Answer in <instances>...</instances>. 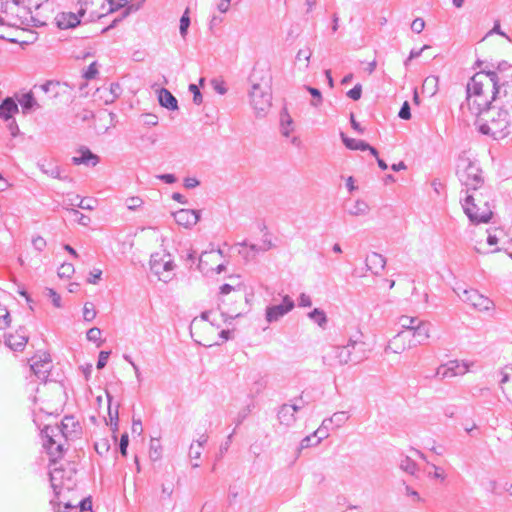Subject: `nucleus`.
<instances>
[{"label": "nucleus", "instance_id": "obj_58", "mask_svg": "<svg viewBox=\"0 0 512 512\" xmlns=\"http://www.w3.org/2000/svg\"><path fill=\"white\" fill-rule=\"evenodd\" d=\"M425 28V21L422 18H416L411 24V29L415 33H421Z\"/></svg>", "mask_w": 512, "mask_h": 512}, {"label": "nucleus", "instance_id": "obj_5", "mask_svg": "<svg viewBox=\"0 0 512 512\" xmlns=\"http://www.w3.org/2000/svg\"><path fill=\"white\" fill-rule=\"evenodd\" d=\"M457 176L463 186L466 187V194L470 191L478 192L483 179L479 166L467 157H460L457 162Z\"/></svg>", "mask_w": 512, "mask_h": 512}, {"label": "nucleus", "instance_id": "obj_60", "mask_svg": "<svg viewBox=\"0 0 512 512\" xmlns=\"http://www.w3.org/2000/svg\"><path fill=\"white\" fill-rule=\"evenodd\" d=\"M316 438L315 444H319L323 439L328 437V431H326L323 427H319L313 434Z\"/></svg>", "mask_w": 512, "mask_h": 512}, {"label": "nucleus", "instance_id": "obj_34", "mask_svg": "<svg viewBox=\"0 0 512 512\" xmlns=\"http://www.w3.org/2000/svg\"><path fill=\"white\" fill-rule=\"evenodd\" d=\"M60 86L58 81H47L41 85H35L34 89H39L45 94H48L50 98H55L59 94Z\"/></svg>", "mask_w": 512, "mask_h": 512}, {"label": "nucleus", "instance_id": "obj_37", "mask_svg": "<svg viewBox=\"0 0 512 512\" xmlns=\"http://www.w3.org/2000/svg\"><path fill=\"white\" fill-rule=\"evenodd\" d=\"M349 419V415L345 411H339L334 413L330 418L324 419V426L326 423L333 424L336 428L343 426Z\"/></svg>", "mask_w": 512, "mask_h": 512}, {"label": "nucleus", "instance_id": "obj_56", "mask_svg": "<svg viewBox=\"0 0 512 512\" xmlns=\"http://www.w3.org/2000/svg\"><path fill=\"white\" fill-rule=\"evenodd\" d=\"M74 272L72 264H62L59 268L58 275L60 277H69Z\"/></svg>", "mask_w": 512, "mask_h": 512}, {"label": "nucleus", "instance_id": "obj_42", "mask_svg": "<svg viewBox=\"0 0 512 512\" xmlns=\"http://www.w3.org/2000/svg\"><path fill=\"white\" fill-rule=\"evenodd\" d=\"M311 56H312V50L307 47L305 49H300L297 54H296V60L297 61H301V60H304L305 61V69L309 67V64H310V59H311Z\"/></svg>", "mask_w": 512, "mask_h": 512}, {"label": "nucleus", "instance_id": "obj_22", "mask_svg": "<svg viewBox=\"0 0 512 512\" xmlns=\"http://www.w3.org/2000/svg\"><path fill=\"white\" fill-rule=\"evenodd\" d=\"M238 245L242 247H249V251L247 252L241 250L239 251V254H241L246 260L253 259L256 253L266 252L273 247V243L271 242V240L268 239L263 240L261 245H248L246 241L239 243Z\"/></svg>", "mask_w": 512, "mask_h": 512}, {"label": "nucleus", "instance_id": "obj_17", "mask_svg": "<svg viewBox=\"0 0 512 512\" xmlns=\"http://www.w3.org/2000/svg\"><path fill=\"white\" fill-rule=\"evenodd\" d=\"M174 220L184 228H192L200 220V211L192 209H180L173 213Z\"/></svg>", "mask_w": 512, "mask_h": 512}, {"label": "nucleus", "instance_id": "obj_46", "mask_svg": "<svg viewBox=\"0 0 512 512\" xmlns=\"http://www.w3.org/2000/svg\"><path fill=\"white\" fill-rule=\"evenodd\" d=\"M96 317V311L92 303H85L83 307V318L85 321H92Z\"/></svg>", "mask_w": 512, "mask_h": 512}, {"label": "nucleus", "instance_id": "obj_14", "mask_svg": "<svg viewBox=\"0 0 512 512\" xmlns=\"http://www.w3.org/2000/svg\"><path fill=\"white\" fill-rule=\"evenodd\" d=\"M295 306L294 301L288 295L282 299V303L271 305L266 308L265 318L268 323L279 321L283 316L289 313Z\"/></svg>", "mask_w": 512, "mask_h": 512}, {"label": "nucleus", "instance_id": "obj_2", "mask_svg": "<svg viewBox=\"0 0 512 512\" xmlns=\"http://www.w3.org/2000/svg\"><path fill=\"white\" fill-rule=\"evenodd\" d=\"M499 77L489 74L486 69L475 73L466 86V115L479 114L481 109L487 108L495 101Z\"/></svg>", "mask_w": 512, "mask_h": 512}, {"label": "nucleus", "instance_id": "obj_11", "mask_svg": "<svg viewBox=\"0 0 512 512\" xmlns=\"http://www.w3.org/2000/svg\"><path fill=\"white\" fill-rule=\"evenodd\" d=\"M108 0H79V14L82 15L86 21H94L105 16L107 11Z\"/></svg>", "mask_w": 512, "mask_h": 512}, {"label": "nucleus", "instance_id": "obj_49", "mask_svg": "<svg viewBox=\"0 0 512 512\" xmlns=\"http://www.w3.org/2000/svg\"><path fill=\"white\" fill-rule=\"evenodd\" d=\"M189 91L193 94V102L196 105H200L202 103V101H203V96H202L199 88L197 87V85L190 84L189 85Z\"/></svg>", "mask_w": 512, "mask_h": 512}, {"label": "nucleus", "instance_id": "obj_33", "mask_svg": "<svg viewBox=\"0 0 512 512\" xmlns=\"http://www.w3.org/2000/svg\"><path fill=\"white\" fill-rule=\"evenodd\" d=\"M280 130L284 137H289L294 130L293 120L287 110H283L280 115Z\"/></svg>", "mask_w": 512, "mask_h": 512}, {"label": "nucleus", "instance_id": "obj_52", "mask_svg": "<svg viewBox=\"0 0 512 512\" xmlns=\"http://www.w3.org/2000/svg\"><path fill=\"white\" fill-rule=\"evenodd\" d=\"M362 95V86L361 84H356L352 89L347 92V96L354 101H357L361 98Z\"/></svg>", "mask_w": 512, "mask_h": 512}, {"label": "nucleus", "instance_id": "obj_32", "mask_svg": "<svg viewBox=\"0 0 512 512\" xmlns=\"http://www.w3.org/2000/svg\"><path fill=\"white\" fill-rule=\"evenodd\" d=\"M18 102L21 105L24 113L40 107L34 98L33 92L22 94L18 98Z\"/></svg>", "mask_w": 512, "mask_h": 512}, {"label": "nucleus", "instance_id": "obj_64", "mask_svg": "<svg viewBox=\"0 0 512 512\" xmlns=\"http://www.w3.org/2000/svg\"><path fill=\"white\" fill-rule=\"evenodd\" d=\"M80 512H92V502L89 498L80 502Z\"/></svg>", "mask_w": 512, "mask_h": 512}, {"label": "nucleus", "instance_id": "obj_36", "mask_svg": "<svg viewBox=\"0 0 512 512\" xmlns=\"http://www.w3.org/2000/svg\"><path fill=\"white\" fill-rule=\"evenodd\" d=\"M420 321L421 320L418 317L403 315L399 318L398 323L402 328L401 331H406L410 335L414 327L420 324Z\"/></svg>", "mask_w": 512, "mask_h": 512}, {"label": "nucleus", "instance_id": "obj_8", "mask_svg": "<svg viewBox=\"0 0 512 512\" xmlns=\"http://www.w3.org/2000/svg\"><path fill=\"white\" fill-rule=\"evenodd\" d=\"M357 357H350L349 348L342 346H332L330 347L325 354L323 355V363L328 366H342L346 365L350 362L352 363H360L364 359L367 358L366 349H362L361 355H356Z\"/></svg>", "mask_w": 512, "mask_h": 512}, {"label": "nucleus", "instance_id": "obj_13", "mask_svg": "<svg viewBox=\"0 0 512 512\" xmlns=\"http://www.w3.org/2000/svg\"><path fill=\"white\" fill-rule=\"evenodd\" d=\"M495 101L500 106L512 110V75L500 76L496 91Z\"/></svg>", "mask_w": 512, "mask_h": 512}, {"label": "nucleus", "instance_id": "obj_59", "mask_svg": "<svg viewBox=\"0 0 512 512\" xmlns=\"http://www.w3.org/2000/svg\"><path fill=\"white\" fill-rule=\"evenodd\" d=\"M128 444H129V437H128V434H127V433H124V434L121 436L120 443H119L120 453H121L123 456H126V455H127V447H128Z\"/></svg>", "mask_w": 512, "mask_h": 512}, {"label": "nucleus", "instance_id": "obj_38", "mask_svg": "<svg viewBox=\"0 0 512 512\" xmlns=\"http://www.w3.org/2000/svg\"><path fill=\"white\" fill-rule=\"evenodd\" d=\"M366 344L363 341L358 340L357 338H350L345 347L349 348L350 357H357L356 355H361L362 349H365Z\"/></svg>", "mask_w": 512, "mask_h": 512}, {"label": "nucleus", "instance_id": "obj_50", "mask_svg": "<svg viewBox=\"0 0 512 512\" xmlns=\"http://www.w3.org/2000/svg\"><path fill=\"white\" fill-rule=\"evenodd\" d=\"M403 486H404V494L408 497H411L413 502L416 503V502L421 501V497L416 490H414L412 487H410L406 483H403Z\"/></svg>", "mask_w": 512, "mask_h": 512}, {"label": "nucleus", "instance_id": "obj_27", "mask_svg": "<svg viewBox=\"0 0 512 512\" xmlns=\"http://www.w3.org/2000/svg\"><path fill=\"white\" fill-rule=\"evenodd\" d=\"M159 103L162 107L167 108L168 110H177L178 109V101L175 96L167 89L161 88L158 95Z\"/></svg>", "mask_w": 512, "mask_h": 512}, {"label": "nucleus", "instance_id": "obj_6", "mask_svg": "<svg viewBox=\"0 0 512 512\" xmlns=\"http://www.w3.org/2000/svg\"><path fill=\"white\" fill-rule=\"evenodd\" d=\"M481 196L480 192L466 194L462 204L465 214L474 223H487L492 216L488 201H483Z\"/></svg>", "mask_w": 512, "mask_h": 512}, {"label": "nucleus", "instance_id": "obj_55", "mask_svg": "<svg viewBox=\"0 0 512 512\" xmlns=\"http://www.w3.org/2000/svg\"><path fill=\"white\" fill-rule=\"evenodd\" d=\"M47 294L50 297L53 305L56 308H60L61 307V296L53 289H47Z\"/></svg>", "mask_w": 512, "mask_h": 512}, {"label": "nucleus", "instance_id": "obj_63", "mask_svg": "<svg viewBox=\"0 0 512 512\" xmlns=\"http://www.w3.org/2000/svg\"><path fill=\"white\" fill-rule=\"evenodd\" d=\"M98 73L96 68V63H92L88 66L87 70L84 73V77L88 80L95 78L96 74Z\"/></svg>", "mask_w": 512, "mask_h": 512}, {"label": "nucleus", "instance_id": "obj_23", "mask_svg": "<svg viewBox=\"0 0 512 512\" xmlns=\"http://www.w3.org/2000/svg\"><path fill=\"white\" fill-rule=\"evenodd\" d=\"M79 156H74L72 158V163L74 165H86V166H96L99 162V157L92 153L88 148L81 147L78 150Z\"/></svg>", "mask_w": 512, "mask_h": 512}, {"label": "nucleus", "instance_id": "obj_21", "mask_svg": "<svg viewBox=\"0 0 512 512\" xmlns=\"http://www.w3.org/2000/svg\"><path fill=\"white\" fill-rule=\"evenodd\" d=\"M499 373L501 375L500 388L506 398L512 402V363L504 366Z\"/></svg>", "mask_w": 512, "mask_h": 512}, {"label": "nucleus", "instance_id": "obj_31", "mask_svg": "<svg viewBox=\"0 0 512 512\" xmlns=\"http://www.w3.org/2000/svg\"><path fill=\"white\" fill-rule=\"evenodd\" d=\"M279 422L285 426H291L296 421V416L293 414V408L289 404H283L278 411Z\"/></svg>", "mask_w": 512, "mask_h": 512}, {"label": "nucleus", "instance_id": "obj_10", "mask_svg": "<svg viewBox=\"0 0 512 512\" xmlns=\"http://www.w3.org/2000/svg\"><path fill=\"white\" fill-rule=\"evenodd\" d=\"M174 263L170 255H161L154 253L150 258V270L160 281L168 282L172 278Z\"/></svg>", "mask_w": 512, "mask_h": 512}, {"label": "nucleus", "instance_id": "obj_16", "mask_svg": "<svg viewBox=\"0 0 512 512\" xmlns=\"http://www.w3.org/2000/svg\"><path fill=\"white\" fill-rule=\"evenodd\" d=\"M415 344H412V339L410 335L406 331H399L388 343L385 348V352H392L396 354H400L404 352L408 348L414 347Z\"/></svg>", "mask_w": 512, "mask_h": 512}, {"label": "nucleus", "instance_id": "obj_3", "mask_svg": "<svg viewBox=\"0 0 512 512\" xmlns=\"http://www.w3.org/2000/svg\"><path fill=\"white\" fill-rule=\"evenodd\" d=\"M270 76L263 70L254 69L250 76L251 90L249 91L250 105L257 117H263L271 107L272 94Z\"/></svg>", "mask_w": 512, "mask_h": 512}, {"label": "nucleus", "instance_id": "obj_39", "mask_svg": "<svg viewBox=\"0 0 512 512\" xmlns=\"http://www.w3.org/2000/svg\"><path fill=\"white\" fill-rule=\"evenodd\" d=\"M308 317L313 322L318 324L321 328H325V326L327 325L328 319L326 313L319 308H315L311 312H309Z\"/></svg>", "mask_w": 512, "mask_h": 512}, {"label": "nucleus", "instance_id": "obj_45", "mask_svg": "<svg viewBox=\"0 0 512 512\" xmlns=\"http://www.w3.org/2000/svg\"><path fill=\"white\" fill-rule=\"evenodd\" d=\"M306 89L312 95L313 100L311 101V105L314 107H318L322 103V94L319 89L307 86Z\"/></svg>", "mask_w": 512, "mask_h": 512}, {"label": "nucleus", "instance_id": "obj_20", "mask_svg": "<svg viewBox=\"0 0 512 512\" xmlns=\"http://www.w3.org/2000/svg\"><path fill=\"white\" fill-rule=\"evenodd\" d=\"M431 324L427 321H420V324L415 326L410 334L412 344L421 345L424 344L430 338Z\"/></svg>", "mask_w": 512, "mask_h": 512}, {"label": "nucleus", "instance_id": "obj_29", "mask_svg": "<svg viewBox=\"0 0 512 512\" xmlns=\"http://www.w3.org/2000/svg\"><path fill=\"white\" fill-rule=\"evenodd\" d=\"M27 342L28 337L18 333L9 335L5 340V344L14 351H22L25 348Z\"/></svg>", "mask_w": 512, "mask_h": 512}, {"label": "nucleus", "instance_id": "obj_47", "mask_svg": "<svg viewBox=\"0 0 512 512\" xmlns=\"http://www.w3.org/2000/svg\"><path fill=\"white\" fill-rule=\"evenodd\" d=\"M11 322L10 314L6 308L0 307V330L9 327Z\"/></svg>", "mask_w": 512, "mask_h": 512}, {"label": "nucleus", "instance_id": "obj_62", "mask_svg": "<svg viewBox=\"0 0 512 512\" xmlns=\"http://www.w3.org/2000/svg\"><path fill=\"white\" fill-rule=\"evenodd\" d=\"M298 305L300 307H310L312 305L310 296L305 293H301L298 299Z\"/></svg>", "mask_w": 512, "mask_h": 512}, {"label": "nucleus", "instance_id": "obj_25", "mask_svg": "<svg viewBox=\"0 0 512 512\" xmlns=\"http://www.w3.org/2000/svg\"><path fill=\"white\" fill-rule=\"evenodd\" d=\"M341 139L348 149L361 151L369 150L373 156L377 157V150L365 141L349 138L344 133H341Z\"/></svg>", "mask_w": 512, "mask_h": 512}, {"label": "nucleus", "instance_id": "obj_15", "mask_svg": "<svg viewBox=\"0 0 512 512\" xmlns=\"http://www.w3.org/2000/svg\"><path fill=\"white\" fill-rule=\"evenodd\" d=\"M51 368V358L47 353L35 355L30 360V369L39 380L45 381L49 376Z\"/></svg>", "mask_w": 512, "mask_h": 512}, {"label": "nucleus", "instance_id": "obj_12", "mask_svg": "<svg viewBox=\"0 0 512 512\" xmlns=\"http://www.w3.org/2000/svg\"><path fill=\"white\" fill-rule=\"evenodd\" d=\"M472 365V362H460L457 360L448 361L447 363L440 365L432 377L444 380L447 378L461 376L467 373Z\"/></svg>", "mask_w": 512, "mask_h": 512}, {"label": "nucleus", "instance_id": "obj_35", "mask_svg": "<svg viewBox=\"0 0 512 512\" xmlns=\"http://www.w3.org/2000/svg\"><path fill=\"white\" fill-rule=\"evenodd\" d=\"M489 74L497 75L498 77L504 75H512V65L506 61L499 62L497 66L491 65V68L486 69Z\"/></svg>", "mask_w": 512, "mask_h": 512}, {"label": "nucleus", "instance_id": "obj_54", "mask_svg": "<svg viewBox=\"0 0 512 512\" xmlns=\"http://www.w3.org/2000/svg\"><path fill=\"white\" fill-rule=\"evenodd\" d=\"M109 356H110L109 351H101L99 353V357H98V361H97V365H96L97 369H103L106 366Z\"/></svg>", "mask_w": 512, "mask_h": 512}, {"label": "nucleus", "instance_id": "obj_43", "mask_svg": "<svg viewBox=\"0 0 512 512\" xmlns=\"http://www.w3.org/2000/svg\"><path fill=\"white\" fill-rule=\"evenodd\" d=\"M87 339L91 342L97 343V347L101 346V330L97 327H93L87 331Z\"/></svg>", "mask_w": 512, "mask_h": 512}, {"label": "nucleus", "instance_id": "obj_18", "mask_svg": "<svg viewBox=\"0 0 512 512\" xmlns=\"http://www.w3.org/2000/svg\"><path fill=\"white\" fill-rule=\"evenodd\" d=\"M131 0H108L107 2V11L108 12H114L118 9H121L119 14L113 19L112 23L103 29L102 32H106L108 31L109 29L115 27L117 25V23L119 21H121L122 19H124L125 17L128 16V14L130 13V9L131 7H126V5L130 2Z\"/></svg>", "mask_w": 512, "mask_h": 512}, {"label": "nucleus", "instance_id": "obj_30", "mask_svg": "<svg viewBox=\"0 0 512 512\" xmlns=\"http://www.w3.org/2000/svg\"><path fill=\"white\" fill-rule=\"evenodd\" d=\"M38 166L44 174H46L52 178H56V179H60V180H64V181H71V178L69 176H67V175L62 176L60 167L53 164L52 162H49L48 164L39 163Z\"/></svg>", "mask_w": 512, "mask_h": 512}, {"label": "nucleus", "instance_id": "obj_24", "mask_svg": "<svg viewBox=\"0 0 512 512\" xmlns=\"http://www.w3.org/2000/svg\"><path fill=\"white\" fill-rule=\"evenodd\" d=\"M386 266V258L377 252H372L366 257V267L373 274L378 275Z\"/></svg>", "mask_w": 512, "mask_h": 512}, {"label": "nucleus", "instance_id": "obj_4", "mask_svg": "<svg viewBox=\"0 0 512 512\" xmlns=\"http://www.w3.org/2000/svg\"><path fill=\"white\" fill-rule=\"evenodd\" d=\"M74 424L72 417H65L59 425H47L41 431L44 438L43 446L47 449L48 453L55 458L60 457L63 452L62 439L67 438V428L69 424Z\"/></svg>", "mask_w": 512, "mask_h": 512}, {"label": "nucleus", "instance_id": "obj_48", "mask_svg": "<svg viewBox=\"0 0 512 512\" xmlns=\"http://www.w3.org/2000/svg\"><path fill=\"white\" fill-rule=\"evenodd\" d=\"M189 25H190V18L188 16V10L185 11V13L182 15L181 19H180V34L181 36L184 38L187 34V30L189 28Z\"/></svg>", "mask_w": 512, "mask_h": 512}, {"label": "nucleus", "instance_id": "obj_26", "mask_svg": "<svg viewBox=\"0 0 512 512\" xmlns=\"http://www.w3.org/2000/svg\"><path fill=\"white\" fill-rule=\"evenodd\" d=\"M346 212L353 217L366 216L370 212V206L365 200L356 199L346 207Z\"/></svg>", "mask_w": 512, "mask_h": 512}, {"label": "nucleus", "instance_id": "obj_57", "mask_svg": "<svg viewBox=\"0 0 512 512\" xmlns=\"http://www.w3.org/2000/svg\"><path fill=\"white\" fill-rule=\"evenodd\" d=\"M398 116L401 119L408 120L411 118V111H410V105L407 101H405L398 113Z\"/></svg>", "mask_w": 512, "mask_h": 512}, {"label": "nucleus", "instance_id": "obj_19", "mask_svg": "<svg viewBox=\"0 0 512 512\" xmlns=\"http://www.w3.org/2000/svg\"><path fill=\"white\" fill-rule=\"evenodd\" d=\"M84 18L79 14V10L77 13L73 12H61L57 14L55 20L56 24L60 29H69L76 27L80 23V19Z\"/></svg>", "mask_w": 512, "mask_h": 512}, {"label": "nucleus", "instance_id": "obj_61", "mask_svg": "<svg viewBox=\"0 0 512 512\" xmlns=\"http://www.w3.org/2000/svg\"><path fill=\"white\" fill-rule=\"evenodd\" d=\"M494 33H495V34H498V35H500V36L505 37L508 41H510V42H511L510 37H509V36H508L504 31H502V29H501V27H500V23H499V21H496V22L494 23L493 28L488 32L487 36H488V35H491V34H494Z\"/></svg>", "mask_w": 512, "mask_h": 512}, {"label": "nucleus", "instance_id": "obj_44", "mask_svg": "<svg viewBox=\"0 0 512 512\" xmlns=\"http://www.w3.org/2000/svg\"><path fill=\"white\" fill-rule=\"evenodd\" d=\"M69 212L75 217V220L83 226H88L91 219L83 213H80L78 210L71 208Z\"/></svg>", "mask_w": 512, "mask_h": 512}, {"label": "nucleus", "instance_id": "obj_1", "mask_svg": "<svg viewBox=\"0 0 512 512\" xmlns=\"http://www.w3.org/2000/svg\"><path fill=\"white\" fill-rule=\"evenodd\" d=\"M461 117L464 122H474L479 132L490 135L494 139L505 138L512 132V110L505 107L490 105L481 109L479 114L466 115L465 105L460 106Z\"/></svg>", "mask_w": 512, "mask_h": 512}, {"label": "nucleus", "instance_id": "obj_53", "mask_svg": "<svg viewBox=\"0 0 512 512\" xmlns=\"http://www.w3.org/2000/svg\"><path fill=\"white\" fill-rule=\"evenodd\" d=\"M143 200L139 197H130L126 200V205L129 210H136L141 207Z\"/></svg>", "mask_w": 512, "mask_h": 512}, {"label": "nucleus", "instance_id": "obj_9", "mask_svg": "<svg viewBox=\"0 0 512 512\" xmlns=\"http://www.w3.org/2000/svg\"><path fill=\"white\" fill-rule=\"evenodd\" d=\"M458 297L464 302L479 311H489L494 307V303L488 297L480 294L475 289L457 288L454 289Z\"/></svg>", "mask_w": 512, "mask_h": 512}, {"label": "nucleus", "instance_id": "obj_7", "mask_svg": "<svg viewBox=\"0 0 512 512\" xmlns=\"http://www.w3.org/2000/svg\"><path fill=\"white\" fill-rule=\"evenodd\" d=\"M1 11L4 14L3 21L12 27L28 25L32 18L30 11L24 5H21L18 0L6 1L2 4Z\"/></svg>", "mask_w": 512, "mask_h": 512}, {"label": "nucleus", "instance_id": "obj_41", "mask_svg": "<svg viewBox=\"0 0 512 512\" xmlns=\"http://www.w3.org/2000/svg\"><path fill=\"white\" fill-rule=\"evenodd\" d=\"M428 465L433 469V472H428V477L431 479H436L441 483H444L447 478L444 469L439 466H436L435 464L428 463Z\"/></svg>", "mask_w": 512, "mask_h": 512}, {"label": "nucleus", "instance_id": "obj_28", "mask_svg": "<svg viewBox=\"0 0 512 512\" xmlns=\"http://www.w3.org/2000/svg\"><path fill=\"white\" fill-rule=\"evenodd\" d=\"M17 112H18V105L12 98L7 97L6 99L3 100L2 104L0 105V118L1 119L8 121Z\"/></svg>", "mask_w": 512, "mask_h": 512}, {"label": "nucleus", "instance_id": "obj_40", "mask_svg": "<svg viewBox=\"0 0 512 512\" xmlns=\"http://www.w3.org/2000/svg\"><path fill=\"white\" fill-rule=\"evenodd\" d=\"M399 467L402 471L413 476L418 472V466L416 462L408 456L401 459Z\"/></svg>", "mask_w": 512, "mask_h": 512}, {"label": "nucleus", "instance_id": "obj_51", "mask_svg": "<svg viewBox=\"0 0 512 512\" xmlns=\"http://www.w3.org/2000/svg\"><path fill=\"white\" fill-rule=\"evenodd\" d=\"M32 245L36 251L42 252L46 248L47 243L43 237L36 236L32 238Z\"/></svg>", "mask_w": 512, "mask_h": 512}]
</instances>
